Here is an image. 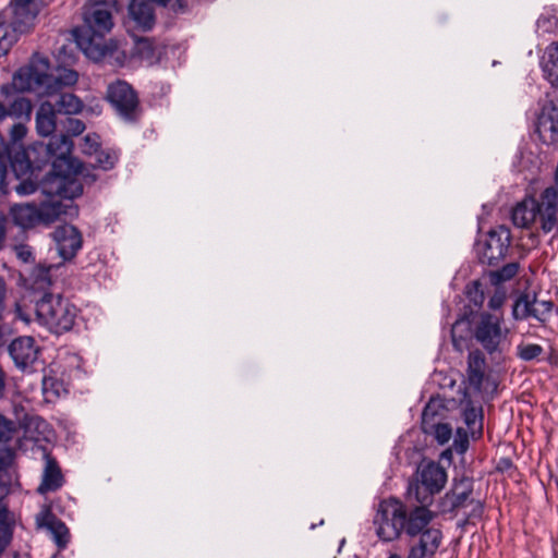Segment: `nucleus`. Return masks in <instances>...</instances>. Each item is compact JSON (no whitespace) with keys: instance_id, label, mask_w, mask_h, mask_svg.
Listing matches in <instances>:
<instances>
[{"instance_id":"f257e3e1","label":"nucleus","mask_w":558,"mask_h":558,"mask_svg":"<svg viewBox=\"0 0 558 558\" xmlns=\"http://www.w3.org/2000/svg\"><path fill=\"white\" fill-rule=\"evenodd\" d=\"M435 518L425 506H416L410 511L396 498L384 499L378 504L374 517L376 535L383 542L398 539L404 532L410 537L417 536L423 527L429 525Z\"/></svg>"},{"instance_id":"f03ea898","label":"nucleus","mask_w":558,"mask_h":558,"mask_svg":"<svg viewBox=\"0 0 558 558\" xmlns=\"http://www.w3.org/2000/svg\"><path fill=\"white\" fill-rule=\"evenodd\" d=\"M73 143L66 135L53 136L47 153L53 157L52 171L44 180V191L49 194L77 197L83 193L81 163L71 158Z\"/></svg>"},{"instance_id":"7ed1b4c3","label":"nucleus","mask_w":558,"mask_h":558,"mask_svg":"<svg viewBox=\"0 0 558 558\" xmlns=\"http://www.w3.org/2000/svg\"><path fill=\"white\" fill-rule=\"evenodd\" d=\"M83 19L85 27L73 31L75 41L87 58L100 61L109 53L104 36L113 27L111 7L106 1L89 2L84 7Z\"/></svg>"},{"instance_id":"20e7f679","label":"nucleus","mask_w":558,"mask_h":558,"mask_svg":"<svg viewBox=\"0 0 558 558\" xmlns=\"http://www.w3.org/2000/svg\"><path fill=\"white\" fill-rule=\"evenodd\" d=\"M39 324L54 333L69 331L76 317V307L59 294H45L36 304Z\"/></svg>"},{"instance_id":"39448f33","label":"nucleus","mask_w":558,"mask_h":558,"mask_svg":"<svg viewBox=\"0 0 558 558\" xmlns=\"http://www.w3.org/2000/svg\"><path fill=\"white\" fill-rule=\"evenodd\" d=\"M50 62L48 58L35 53L29 63L15 72L12 87L19 93L34 92L41 96H53Z\"/></svg>"},{"instance_id":"423d86ee","label":"nucleus","mask_w":558,"mask_h":558,"mask_svg":"<svg viewBox=\"0 0 558 558\" xmlns=\"http://www.w3.org/2000/svg\"><path fill=\"white\" fill-rule=\"evenodd\" d=\"M39 13V0H10L0 11V28L19 36L29 32Z\"/></svg>"},{"instance_id":"0eeeda50","label":"nucleus","mask_w":558,"mask_h":558,"mask_svg":"<svg viewBox=\"0 0 558 558\" xmlns=\"http://www.w3.org/2000/svg\"><path fill=\"white\" fill-rule=\"evenodd\" d=\"M420 485L410 487L409 494L415 496L421 506L427 507L432 497L438 494L447 482V473L438 463L430 461L418 466Z\"/></svg>"},{"instance_id":"6e6552de","label":"nucleus","mask_w":558,"mask_h":558,"mask_svg":"<svg viewBox=\"0 0 558 558\" xmlns=\"http://www.w3.org/2000/svg\"><path fill=\"white\" fill-rule=\"evenodd\" d=\"M502 316L482 313L474 327V338L489 354L500 350L509 330L502 327Z\"/></svg>"},{"instance_id":"1a4fd4ad","label":"nucleus","mask_w":558,"mask_h":558,"mask_svg":"<svg viewBox=\"0 0 558 558\" xmlns=\"http://www.w3.org/2000/svg\"><path fill=\"white\" fill-rule=\"evenodd\" d=\"M33 104L28 98L16 97L9 106L0 100V122L8 118L17 122L10 129L9 135L12 143L21 142L27 134L26 123L31 121Z\"/></svg>"},{"instance_id":"9d476101","label":"nucleus","mask_w":558,"mask_h":558,"mask_svg":"<svg viewBox=\"0 0 558 558\" xmlns=\"http://www.w3.org/2000/svg\"><path fill=\"white\" fill-rule=\"evenodd\" d=\"M107 99L124 120L134 121L137 118L138 100L135 92L126 82L111 83L107 89Z\"/></svg>"},{"instance_id":"9b49d317","label":"nucleus","mask_w":558,"mask_h":558,"mask_svg":"<svg viewBox=\"0 0 558 558\" xmlns=\"http://www.w3.org/2000/svg\"><path fill=\"white\" fill-rule=\"evenodd\" d=\"M486 362L478 350L469 353L465 397L474 398V393H487L495 390L496 384L485 374Z\"/></svg>"},{"instance_id":"f8f14e48","label":"nucleus","mask_w":558,"mask_h":558,"mask_svg":"<svg viewBox=\"0 0 558 558\" xmlns=\"http://www.w3.org/2000/svg\"><path fill=\"white\" fill-rule=\"evenodd\" d=\"M46 194V192L43 190ZM49 195V193H47ZM52 198L44 202L38 206L40 223L51 225L61 218H73L78 214L77 207L73 204L74 197H65L63 195L50 194Z\"/></svg>"},{"instance_id":"ddd939ff","label":"nucleus","mask_w":558,"mask_h":558,"mask_svg":"<svg viewBox=\"0 0 558 558\" xmlns=\"http://www.w3.org/2000/svg\"><path fill=\"white\" fill-rule=\"evenodd\" d=\"M538 217L541 230L551 233L558 230V189L546 187L537 201L536 218Z\"/></svg>"},{"instance_id":"4468645a","label":"nucleus","mask_w":558,"mask_h":558,"mask_svg":"<svg viewBox=\"0 0 558 558\" xmlns=\"http://www.w3.org/2000/svg\"><path fill=\"white\" fill-rule=\"evenodd\" d=\"M536 131L543 143H558V100L545 102L537 119Z\"/></svg>"},{"instance_id":"2eb2a0df","label":"nucleus","mask_w":558,"mask_h":558,"mask_svg":"<svg viewBox=\"0 0 558 558\" xmlns=\"http://www.w3.org/2000/svg\"><path fill=\"white\" fill-rule=\"evenodd\" d=\"M510 230L500 226L489 231L483 248V258L489 264H495L504 258L510 245Z\"/></svg>"},{"instance_id":"dca6fc26","label":"nucleus","mask_w":558,"mask_h":558,"mask_svg":"<svg viewBox=\"0 0 558 558\" xmlns=\"http://www.w3.org/2000/svg\"><path fill=\"white\" fill-rule=\"evenodd\" d=\"M59 255L64 260L72 259L82 247V234L71 225L58 227L52 233Z\"/></svg>"},{"instance_id":"f3484780","label":"nucleus","mask_w":558,"mask_h":558,"mask_svg":"<svg viewBox=\"0 0 558 558\" xmlns=\"http://www.w3.org/2000/svg\"><path fill=\"white\" fill-rule=\"evenodd\" d=\"M417 535L418 541L410 547L407 558H427L434 556L442 541L441 531L436 527H428L427 525Z\"/></svg>"},{"instance_id":"a211bd4d","label":"nucleus","mask_w":558,"mask_h":558,"mask_svg":"<svg viewBox=\"0 0 558 558\" xmlns=\"http://www.w3.org/2000/svg\"><path fill=\"white\" fill-rule=\"evenodd\" d=\"M9 352L19 368L26 369L37 360L38 348L32 337H20L11 342Z\"/></svg>"},{"instance_id":"6ab92c4d","label":"nucleus","mask_w":558,"mask_h":558,"mask_svg":"<svg viewBox=\"0 0 558 558\" xmlns=\"http://www.w3.org/2000/svg\"><path fill=\"white\" fill-rule=\"evenodd\" d=\"M39 527H45L51 535L59 549L66 547L70 541V532L66 525L57 519L49 510H45L36 518Z\"/></svg>"},{"instance_id":"aec40b11","label":"nucleus","mask_w":558,"mask_h":558,"mask_svg":"<svg viewBox=\"0 0 558 558\" xmlns=\"http://www.w3.org/2000/svg\"><path fill=\"white\" fill-rule=\"evenodd\" d=\"M537 199L532 196H525L512 208L511 219L518 228H530L536 220Z\"/></svg>"},{"instance_id":"412c9836","label":"nucleus","mask_w":558,"mask_h":558,"mask_svg":"<svg viewBox=\"0 0 558 558\" xmlns=\"http://www.w3.org/2000/svg\"><path fill=\"white\" fill-rule=\"evenodd\" d=\"M129 17L137 28L149 31L155 24L153 5L146 0H131L129 4Z\"/></svg>"},{"instance_id":"4be33fe9","label":"nucleus","mask_w":558,"mask_h":558,"mask_svg":"<svg viewBox=\"0 0 558 558\" xmlns=\"http://www.w3.org/2000/svg\"><path fill=\"white\" fill-rule=\"evenodd\" d=\"M435 403L429 402L422 413V428L425 433H434L436 440L444 445L451 438V427L448 424L434 423Z\"/></svg>"},{"instance_id":"5701e85b","label":"nucleus","mask_w":558,"mask_h":558,"mask_svg":"<svg viewBox=\"0 0 558 558\" xmlns=\"http://www.w3.org/2000/svg\"><path fill=\"white\" fill-rule=\"evenodd\" d=\"M473 492V482L469 477L456 480L450 493L446 494L445 502L449 505V510L453 511L468 505Z\"/></svg>"},{"instance_id":"b1692460","label":"nucleus","mask_w":558,"mask_h":558,"mask_svg":"<svg viewBox=\"0 0 558 558\" xmlns=\"http://www.w3.org/2000/svg\"><path fill=\"white\" fill-rule=\"evenodd\" d=\"M57 110L52 102L43 101L35 117L36 131L38 135L47 137L51 135L57 128Z\"/></svg>"},{"instance_id":"393cba45","label":"nucleus","mask_w":558,"mask_h":558,"mask_svg":"<svg viewBox=\"0 0 558 558\" xmlns=\"http://www.w3.org/2000/svg\"><path fill=\"white\" fill-rule=\"evenodd\" d=\"M63 484V476L57 462L50 457L46 456V465L43 473V481L38 487L40 494L48 492H56Z\"/></svg>"},{"instance_id":"a878e982","label":"nucleus","mask_w":558,"mask_h":558,"mask_svg":"<svg viewBox=\"0 0 558 558\" xmlns=\"http://www.w3.org/2000/svg\"><path fill=\"white\" fill-rule=\"evenodd\" d=\"M13 221L20 227L27 229L40 223L38 206L34 204H17L11 208Z\"/></svg>"},{"instance_id":"bb28decb","label":"nucleus","mask_w":558,"mask_h":558,"mask_svg":"<svg viewBox=\"0 0 558 558\" xmlns=\"http://www.w3.org/2000/svg\"><path fill=\"white\" fill-rule=\"evenodd\" d=\"M463 410V420L468 428V433L472 438H478L482 435L483 414L482 409L473 405V399L469 398Z\"/></svg>"},{"instance_id":"cd10ccee","label":"nucleus","mask_w":558,"mask_h":558,"mask_svg":"<svg viewBox=\"0 0 558 558\" xmlns=\"http://www.w3.org/2000/svg\"><path fill=\"white\" fill-rule=\"evenodd\" d=\"M8 494V488L0 484V553L8 545L11 537L8 507L3 499Z\"/></svg>"},{"instance_id":"c85d7f7f","label":"nucleus","mask_w":558,"mask_h":558,"mask_svg":"<svg viewBox=\"0 0 558 558\" xmlns=\"http://www.w3.org/2000/svg\"><path fill=\"white\" fill-rule=\"evenodd\" d=\"M547 60L543 64L545 77L551 85L558 86V41L546 48Z\"/></svg>"},{"instance_id":"c756f323","label":"nucleus","mask_w":558,"mask_h":558,"mask_svg":"<svg viewBox=\"0 0 558 558\" xmlns=\"http://www.w3.org/2000/svg\"><path fill=\"white\" fill-rule=\"evenodd\" d=\"M60 114H78L82 112L83 101L72 93H62L53 105Z\"/></svg>"},{"instance_id":"7c9ffc66","label":"nucleus","mask_w":558,"mask_h":558,"mask_svg":"<svg viewBox=\"0 0 558 558\" xmlns=\"http://www.w3.org/2000/svg\"><path fill=\"white\" fill-rule=\"evenodd\" d=\"M78 74L70 69H59L57 74H51L53 95H57L63 87L73 86L77 83Z\"/></svg>"},{"instance_id":"2f4dec72","label":"nucleus","mask_w":558,"mask_h":558,"mask_svg":"<svg viewBox=\"0 0 558 558\" xmlns=\"http://www.w3.org/2000/svg\"><path fill=\"white\" fill-rule=\"evenodd\" d=\"M41 381L43 393L48 401L62 396L66 391L63 383L54 376L45 374Z\"/></svg>"},{"instance_id":"473e14b6","label":"nucleus","mask_w":558,"mask_h":558,"mask_svg":"<svg viewBox=\"0 0 558 558\" xmlns=\"http://www.w3.org/2000/svg\"><path fill=\"white\" fill-rule=\"evenodd\" d=\"M133 54L141 60L151 63L155 59V46L149 38H140L135 41Z\"/></svg>"},{"instance_id":"72a5a7b5","label":"nucleus","mask_w":558,"mask_h":558,"mask_svg":"<svg viewBox=\"0 0 558 558\" xmlns=\"http://www.w3.org/2000/svg\"><path fill=\"white\" fill-rule=\"evenodd\" d=\"M553 303L550 301H537L532 298L531 316L541 323H546L550 317Z\"/></svg>"},{"instance_id":"f704fd0d","label":"nucleus","mask_w":558,"mask_h":558,"mask_svg":"<svg viewBox=\"0 0 558 558\" xmlns=\"http://www.w3.org/2000/svg\"><path fill=\"white\" fill-rule=\"evenodd\" d=\"M532 298L529 294L520 295L512 307V316L515 320H523L531 316Z\"/></svg>"},{"instance_id":"c9c22d12","label":"nucleus","mask_w":558,"mask_h":558,"mask_svg":"<svg viewBox=\"0 0 558 558\" xmlns=\"http://www.w3.org/2000/svg\"><path fill=\"white\" fill-rule=\"evenodd\" d=\"M544 352L542 345L536 343H525L521 342L517 347V355L525 362H530L538 359V356Z\"/></svg>"},{"instance_id":"e433bc0d","label":"nucleus","mask_w":558,"mask_h":558,"mask_svg":"<svg viewBox=\"0 0 558 558\" xmlns=\"http://www.w3.org/2000/svg\"><path fill=\"white\" fill-rule=\"evenodd\" d=\"M12 175L8 167V157L0 153V197L9 193Z\"/></svg>"},{"instance_id":"4c0bfd02","label":"nucleus","mask_w":558,"mask_h":558,"mask_svg":"<svg viewBox=\"0 0 558 558\" xmlns=\"http://www.w3.org/2000/svg\"><path fill=\"white\" fill-rule=\"evenodd\" d=\"M52 266H44L38 265L34 268L32 272V278L34 279V284L39 289H45L51 282L50 279V270Z\"/></svg>"},{"instance_id":"58836bf2","label":"nucleus","mask_w":558,"mask_h":558,"mask_svg":"<svg viewBox=\"0 0 558 558\" xmlns=\"http://www.w3.org/2000/svg\"><path fill=\"white\" fill-rule=\"evenodd\" d=\"M99 146V136L97 134H87L83 138L82 151L86 155L98 154Z\"/></svg>"},{"instance_id":"ea45409f","label":"nucleus","mask_w":558,"mask_h":558,"mask_svg":"<svg viewBox=\"0 0 558 558\" xmlns=\"http://www.w3.org/2000/svg\"><path fill=\"white\" fill-rule=\"evenodd\" d=\"M14 252L16 257L23 263H33L34 262V253L29 245L27 244H19L14 246Z\"/></svg>"},{"instance_id":"a19ab883","label":"nucleus","mask_w":558,"mask_h":558,"mask_svg":"<svg viewBox=\"0 0 558 558\" xmlns=\"http://www.w3.org/2000/svg\"><path fill=\"white\" fill-rule=\"evenodd\" d=\"M97 163L104 170H109L113 168L117 162V156L114 154L99 151L97 154Z\"/></svg>"},{"instance_id":"79ce46f5","label":"nucleus","mask_w":558,"mask_h":558,"mask_svg":"<svg viewBox=\"0 0 558 558\" xmlns=\"http://www.w3.org/2000/svg\"><path fill=\"white\" fill-rule=\"evenodd\" d=\"M15 43L16 36L5 31L0 37V58L5 56Z\"/></svg>"},{"instance_id":"37998d69","label":"nucleus","mask_w":558,"mask_h":558,"mask_svg":"<svg viewBox=\"0 0 558 558\" xmlns=\"http://www.w3.org/2000/svg\"><path fill=\"white\" fill-rule=\"evenodd\" d=\"M519 270V265L517 263H510L504 266L498 272L497 277L501 281H507L512 279Z\"/></svg>"},{"instance_id":"c03bdc74","label":"nucleus","mask_w":558,"mask_h":558,"mask_svg":"<svg viewBox=\"0 0 558 558\" xmlns=\"http://www.w3.org/2000/svg\"><path fill=\"white\" fill-rule=\"evenodd\" d=\"M14 430L13 423L0 415V441H7L11 438Z\"/></svg>"},{"instance_id":"a18cd8bd","label":"nucleus","mask_w":558,"mask_h":558,"mask_svg":"<svg viewBox=\"0 0 558 558\" xmlns=\"http://www.w3.org/2000/svg\"><path fill=\"white\" fill-rule=\"evenodd\" d=\"M84 130L85 124L81 120L74 118H69L66 120V131L71 135H80L84 132Z\"/></svg>"},{"instance_id":"49530a36","label":"nucleus","mask_w":558,"mask_h":558,"mask_svg":"<svg viewBox=\"0 0 558 558\" xmlns=\"http://www.w3.org/2000/svg\"><path fill=\"white\" fill-rule=\"evenodd\" d=\"M505 300H506L505 293L497 291L490 296V299L488 301V307L493 311H497L504 305Z\"/></svg>"},{"instance_id":"de8ad7c7","label":"nucleus","mask_w":558,"mask_h":558,"mask_svg":"<svg viewBox=\"0 0 558 558\" xmlns=\"http://www.w3.org/2000/svg\"><path fill=\"white\" fill-rule=\"evenodd\" d=\"M36 190L37 186L32 181H23L15 187V191L19 195H29L35 193Z\"/></svg>"},{"instance_id":"09e8293b","label":"nucleus","mask_w":558,"mask_h":558,"mask_svg":"<svg viewBox=\"0 0 558 558\" xmlns=\"http://www.w3.org/2000/svg\"><path fill=\"white\" fill-rule=\"evenodd\" d=\"M12 166L14 169H16V166H17L19 169L23 172H26L31 169V162L27 159L25 153H22L21 158H17L16 163H13Z\"/></svg>"},{"instance_id":"8fccbe9b","label":"nucleus","mask_w":558,"mask_h":558,"mask_svg":"<svg viewBox=\"0 0 558 558\" xmlns=\"http://www.w3.org/2000/svg\"><path fill=\"white\" fill-rule=\"evenodd\" d=\"M5 239V218L0 216V248L3 246V242Z\"/></svg>"},{"instance_id":"3c124183","label":"nucleus","mask_w":558,"mask_h":558,"mask_svg":"<svg viewBox=\"0 0 558 558\" xmlns=\"http://www.w3.org/2000/svg\"><path fill=\"white\" fill-rule=\"evenodd\" d=\"M454 446L458 452L463 453L468 448V440L466 438L462 440H454Z\"/></svg>"},{"instance_id":"603ef678","label":"nucleus","mask_w":558,"mask_h":558,"mask_svg":"<svg viewBox=\"0 0 558 558\" xmlns=\"http://www.w3.org/2000/svg\"><path fill=\"white\" fill-rule=\"evenodd\" d=\"M5 388V373L0 367V398H2Z\"/></svg>"},{"instance_id":"864d4df0","label":"nucleus","mask_w":558,"mask_h":558,"mask_svg":"<svg viewBox=\"0 0 558 558\" xmlns=\"http://www.w3.org/2000/svg\"><path fill=\"white\" fill-rule=\"evenodd\" d=\"M4 295H5V283L4 281L0 278V304L2 303L3 299H4Z\"/></svg>"},{"instance_id":"5fc2aeb1","label":"nucleus","mask_w":558,"mask_h":558,"mask_svg":"<svg viewBox=\"0 0 558 558\" xmlns=\"http://www.w3.org/2000/svg\"><path fill=\"white\" fill-rule=\"evenodd\" d=\"M16 314H17V316H19L22 320H24V322H26V323L28 322V319H27L25 316H23V315H22L20 306H17V307H16Z\"/></svg>"},{"instance_id":"6e6d98bb","label":"nucleus","mask_w":558,"mask_h":558,"mask_svg":"<svg viewBox=\"0 0 558 558\" xmlns=\"http://www.w3.org/2000/svg\"><path fill=\"white\" fill-rule=\"evenodd\" d=\"M181 2H182V8L173 10L174 12H179V11H183L184 10V8H185L184 0H181Z\"/></svg>"},{"instance_id":"4d7b16f0","label":"nucleus","mask_w":558,"mask_h":558,"mask_svg":"<svg viewBox=\"0 0 558 558\" xmlns=\"http://www.w3.org/2000/svg\"><path fill=\"white\" fill-rule=\"evenodd\" d=\"M388 558H401L398 554H390Z\"/></svg>"},{"instance_id":"13d9d810","label":"nucleus","mask_w":558,"mask_h":558,"mask_svg":"<svg viewBox=\"0 0 558 558\" xmlns=\"http://www.w3.org/2000/svg\"><path fill=\"white\" fill-rule=\"evenodd\" d=\"M462 428H458V434L461 435Z\"/></svg>"},{"instance_id":"bf43d9fd","label":"nucleus","mask_w":558,"mask_h":558,"mask_svg":"<svg viewBox=\"0 0 558 558\" xmlns=\"http://www.w3.org/2000/svg\"><path fill=\"white\" fill-rule=\"evenodd\" d=\"M555 558H558V555H556V557H555Z\"/></svg>"}]
</instances>
